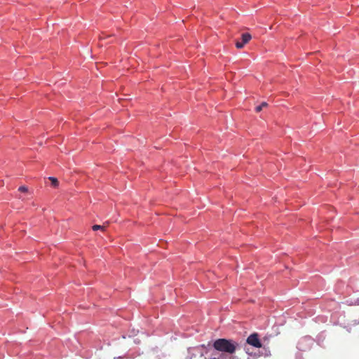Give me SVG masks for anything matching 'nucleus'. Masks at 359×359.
<instances>
[{
	"label": "nucleus",
	"mask_w": 359,
	"mask_h": 359,
	"mask_svg": "<svg viewBox=\"0 0 359 359\" xmlns=\"http://www.w3.org/2000/svg\"><path fill=\"white\" fill-rule=\"evenodd\" d=\"M238 346V344L237 342L226 339H218L213 343V347L215 350L231 355L235 353Z\"/></svg>",
	"instance_id": "f257e3e1"
},
{
	"label": "nucleus",
	"mask_w": 359,
	"mask_h": 359,
	"mask_svg": "<svg viewBox=\"0 0 359 359\" xmlns=\"http://www.w3.org/2000/svg\"><path fill=\"white\" fill-rule=\"evenodd\" d=\"M246 342L255 347V348H261L262 346V344L259 339V335L257 333H253L251 334L246 340Z\"/></svg>",
	"instance_id": "f03ea898"
},
{
	"label": "nucleus",
	"mask_w": 359,
	"mask_h": 359,
	"mask_svg": "<svg viewBox=\"0 0 359 359\" xmlns=\"http://www.w3.org/2000/svg\"><path fill=\"white\" fill-rule=\"evenodd\" d=\"M252 39L251 34L249 33H243L241 35V41L236 42V47L238 49L243 48L245 44L248 43Z\"/></svg>",
	"instance_id": "7ed1b4c3"
},
{
	"label": "nucleus",
	"mask_w": 359,
	"mask_h": 359,
	"mask_svg": "<svg viewBox=\"0 0 359 359\" xmlns=\"http://www.w3.org/2000/svg\"><path fill=\"white\" fill-rule=\"evenodd\" d=\"M92 229L93 231H97V230H101L102 231H104L106 230V226L104 225H98V224H95L92 226Z\"/></svg>",
	"instance_id": "20e7f679"
},
{
	"label": "nucleus",
	"mask_w": 359,
	"mask_h": 359,
	"mask_svg": "<svg viewBox=\"0 0 359 359\" xmlns=\"http://www.w3.org/2000/svg\"><path fill=\"white\" fill-rule=\"evenodd\" d=\"M48 179L50 180L53 187H56L58 186L59 182L57 178L50 177Z\"/></svg>",
	"instance_id": "39448f33"
},
{
	"label": "nucleus",
	"mask_w": 359,
	"mask_h": 359,
	"mask_svg": "<svg viewBox=\"0 0 359 359\" xmlns=\"http://www.w3.org/2000/svg\"><path fill=\"white\" fill-rule=\"evenodd\" d=\"M268 104L265 102H262L260 105L256 107L255 108V111L257 112H259L261 111V110L262 109L263 107H267Z\"/></svg>",
	"instance_id": "423d86ee"
},
{
	"label": "nucleus",
	"mask_w": 359,
	"mask_h": 359,
	"mask_svg": "<svg viewBox=\"0 0 359 359\" xmlns=\"http://www.w3.org/2000/svg\"><path fill=\"white\" fill-rule=\"evenodd\" d=\"M18 190L21 192H27L28 191V189L27 187L22 186L19 187Z\"/></svg>",
	"instance_id": "0eeeda50"
},
{
	"label": "nucleus",
	"mask_w": 359,
	"mask_h": 359,
	"mask_svg": "<svg viewBox=\"0 0 359 359\" xmlns=\"http://www.w3.org/2000/svg\"><path fill=\"white\" fill-rule=\"evenodd\" d=\"M229 359H238V358H236L235 356L231 355V356H230Z\"/></svg>",
	"instance_id": "6e6552de"
},
{
	"label": "nucleus",
	"mask_w": 359,
	"mask_h": 359,
	"mask_svg": "<svg viewBox=\"0 0 359 359\" xmlns=\"http://www.w3.org/2000/svg\"><path fill=\"white\" fill-rule=\"evenodd\" d=\"M245 351H246V353H248V354H249V350H248V349H245Z\"/></svg>",
	"instance_id": "1a4fd4ad"
}]
</instances>
